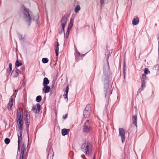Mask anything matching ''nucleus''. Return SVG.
Returning a JSON list of instances; mask_svg holds the SVG:
<instances>
[{"label": "nucleus", "mask_w": 159, "mask_h": 159, "mask_svg": "<svg viewBox=\"0 0 159 159\" xmlns=\"http://www.w3.org/2000/svg\"><path fill=\"white\" fill-rule=\"evenodd\" d=\"M30 119V115H28L27 111L25 109L24 112L22 110L18 109L17 112L16 119Z\"/></svg>", "instance_id": "nucleus-1"}, {"label": "nucleus", "mask_w": 159, "mask_h": 159, "mask_svg": "<svg viewBox=\"0 0 159 159\" xmlns=\"http://www.w3.org/2000/svg\"><path fill=\"white\" fill-rule=\"evenodd\" d=\"M104 75L102 77V80H103L104 83V89L105 93V96H106L108 92L109 88V77L107 74L106 73V71L105 70L104 68H103Z\"/></svg>", "instance_id": "nucleus-2"}, {"label": "nucleus", "mask_w": 159, "mask_h": 159, "mask_svg": "<svg viewBox=\"0 0 159 159\" xmlns=\"http://www.w3.org/2000/svg\"><path fill=\"white\" fill-rule=\"evenodd\" d=\"M90 143L88 141H85L81 145V149L86 155L89 156L91 153L92 149H90Z\"/></svg>", "instance_id": "nucleus-3"}, {"label": "nucleus", "mask_w": 159, "mask_h": 159, "mask_svg": "<svg viewBox=\"0 0 159 159\" xmlns=\"http://www.w3.org/2000/svg\"><path fill=\"white\" fill-rule=\"evenodd\" d=\"M23 13L25 21L29 22V25H30L31 24V20H32V18L30 15V11L29 9L25 7L24 8Z\"/></svg>", "instance_id": "nucleus-4"}, {"label": "nucleus", "mask_w": 159, "mask_h": 159, "mask_svg": "<svg viewBox=\"0 0 159 159\" xmlns=\"http://www.w3.org/2000/svg\"><path fill=\"white\" fill-rule=\"evenodd\" d=\"M91 105L88 104L83 111L84 116L85 118H88L91 116Z\"/></svg>", "instance_id": "nucleus-5"}, {"label": "nucleus", "mask_w": 159, "mask_h": 159, "mask_svg": "<svg viewBox=\"0 0 159 159\" xmlns=\"http://www.w3.org/2000/svg\"><path fill=\"white\" fill-rule=\"evenodd\" d=\"M119 134L120 136L122 143L125 141V130L123 128H119Z\"/></svg>", "instance_id": "nucleus-6"}, {"label": "nucleus", "mask_w": 159, "mask_h": 159, "mask_svg": "<svg viewBox=\"0 0 159 159\" xmlns=\"http://www.w3.org/2000/svg\"><path fill=\"white\" fill-rule=\"evenodd\" d=\"M91 122L89 121V120H87L84 123L83 130L85 132H88L89 130L90 126V123Z\"/></svg>", "instance_id": "nucleus-7"}, {"label": "nucleus", "mask_w": 159, "mask_h": 159, "mask_svg": "<svg viewBox=\"0 0 159 159\" xmlns=\"http://www.w3.org/2000/svg\"><path fill=\"white\" fill-rule=\"evenodd\" d=\"M17 122L19 124V132H23V120H17Z\"/></svg>", "instance_id": "nucleus-8"}, {"label": "nucleus", "mask_w": 159, "mask_h": 159, "mask_svg": "<svg viewBox=\"0 0 159 159\" xmlns=\"http://www.w3.org/2000/svg\"><path fill=\"white\" fill-rule=\"evenodd\" d=\"M33 110L34 112L36 113H39L40 110V105L37 103L36 105L33 106Z\"/></svg>", "instance_id": "nucleus-9"}, {"label": "nucleus", "mask_w": 159, "mask_h": 159, "mask_svg": "<svg viewBox=\"0 0 159 159\" xmlns=\"http://www.w3.org/2000/svg\"><path fill=\"white\" fill-rule=\"evenodd\" d=\"M26 145L24 143H23L22 144L20 156H26V149L25 148Z\"/></svg>", "instance_id": "nucleus-10"}, {"label": "nucleus", "mask_w": 159, "mask_h": 159, "mask_svg": "<svg viewBox=\"0 0 159 159\" xmlns=\"http://www.w3.org/2000/svg\"><path fill=\"white\" fill-rule=\"evenodd\" d=\"M137 120H133V125H132L130 128V129L131 130H134V131H136L137 130Z\"/></svg>", "instance_id": "nucleus-11"}, {"label": "nucleus", "mask_w": 159, "mask_h": 159, "mask_svg": "<svg viewBox=\"0 0 159 159\" xmlns=\"http://www.w3.org/2000/svg\"><path fill=\"white\" fill-rule=\"evenodd\" d=\"M67 18L65 16H64L62 17L61 20L60 21L61 22H62L61 24V27H65L67 23Z\"/></svg>", "instance_id": "nucleus-12"}, {"label": "nucleus", "mask_w": 159, "mask_h": 159, "mask_svg": "<svg viewBox=\"0 0 159 159\" xmlns=\"http://www.w3.org/2000/svg\"><path fill=\"white\" fill-rule=\"evenodd\" d=\"M59 45L58 44V42H55V44L54 45V49L55 50V51L56 52V56L57 57H58V53H59V48L58 46Z\"/></svg>", "instance_id": "nucleus-13"}, {"label": "nucleus", "mask_w": 159, "mask_h": 159, "mask_svg": "<svg viewBox=\"0 0 159 159\" xmlns=\"http://www.w3.org/2000/svg\"><path fill=\"white\" fill-rule=\"evenodd\" d=\"M43 86H44L42 89L43 92L45 93H49L50 89V87L47 85Z\"/></svg>", "instance_id": "nucleus-14"}, {"label": "nucleus", "mask_w": 159, "mask_h": 159, "mask_svg": "<svg viewBox=\"0 0 159 159\" xmlns=\"http://www.w3.org/2000/svg\"><path fill=\"white\" fill-rule=\"evenodd\" d=\"M139 22V19L138 17L133 19L132 21V24L134 25H137Z\"/></svg>", "instance_id": "nucleus-15"}, {"label": "nucleus", "mask_w": 159, "mask_h": 159, "mask_svg": "<svg viewBox=\"0 0 159 159\" xmlns=\"http://www.w3.org/2000/svg\"><path fill=\"white\" fill-rule=\"evenodd\" d=\"M70 129H63L61 130V134L63 136H65L69 132Z\"/></svg>", "instance_id": "nucleus-16"}, {"label": "nucleus", "mask_w": 159, "mask_h": 159, "mask_svg": "<svg viewBox=\"0 0 159 159\" xmlns=\"http://www.w3.org/2000/svg\"><path fill=\"white\" fill-rule=\"evenodd\" d=\"M17 35L18 36V37L20 41L21 42H24V40L25 39V35L23 36L21 34H20V33H19L18 32L17 33Z\"/></svg>", "instance_id": "nucleus-17"}, {"label": "nucleus", "mask_w": 159, "mask_h": 159, "mask_svg": "<svg viewBox=\"0 0 159 159\" xmlns=\"http://www.w3.org/2000/svg\"><path fill=\"white\" fill-rule=\"evenodd\" d=\"M69 87L67 86L66 88V91H65V94L63 96L66 99L67 101L68 100V98L67 97V95L69 90Z\"/></svg>", "instance_id": "nucleus-18"}, {"label": "nucleus", "mask_w": 159, "mask_h": 159, "mask_svg": "<svg viewBox=\"0 0 159 159\" xmlns=\"http://www.w3.org/2000/svg\"><path fill=\"white\" fill-rule=\"evenodd\" d=\"M49 83V81L47 77H45L43 80V85H46Z\"/></svg>", "instance_id": "nucleus-19"}, {"label": "nucleus", "mask_w": 159, "mask_h": 159, "mask_svg": "<svg viewBox=\"0 0 159 159\" xmlns=\"http://www.w3.org/2000/svg\"><path fill=\"white\" fill-rule=\"evenodd\" d=\"M22 132H19L20 134H18L17 136H18V144H20V141H21L22 139L23 138L22 137Z\"/></svg>", "instance_id": "nucleus-20"}, {"label": "nucleus", "mask_w": 159, "mask_h": 159, "mask_svg": "<svg viewBox=\"0 0 159 159\" xmlns=\"http://www.w3.org/2000/svg\"><path fill=\"white\" fill-rule=\"evenodd\" d=\"M126 66H125V61L124 60V61L123 63V75L124 77H125V74H126Z\"/></svg>", "instance_id": "nucleus-21"}, {"label": "nucleus", "mask_w": 159, "mask_h": 159, "mask_svg": "<svg viewBox=\"0 0 159 159\" xmlns=\"http://www.w3.org/2000/svg\"><path fill=\"white\" fill-rule=\"evenodd\" d=\"M11 75L14 77H17L18 76V73L16 70H13Z\"/></svg>", "instance_id": "nucleus-22"}, {"label": "nucleus", "mask_w": 159, "mask_h": 159, "mask_svg": "<svg viewBox=\"0 0 159 159\" xmlns=\"http://www.w3.org/2000/svg\"><path fill=\"white\" fill-rule=\"evenodd\" d=\"M73 19H71L70 20V23L68 25V28H69L71 29V28L72 27L73 25Z\"/></svg>", "instance_id": "nucleus-23"}, {"label": "nucleus", "mask_w": 159, "mask_h": 159, "mask_svg": "<svg viewBox=\"0 0 159 159\" xmlns=\"http://www.w3.org/2000/svg\"><path fill=\"white\" fill-rule=\"evenodd\" d=\"M137 111L136 109V108L135 109L134 113L133 112V119L135 120L137 119V117L136 115V113H137Z\"/></svg>", "instance_id": "nucleus-24"}, {"label": "nucleus", "mask_w": 159, "mask_h": 159, "mask_svg": "<svg viewBox=\"0 0 159 159\" xmlns=\"http://www.w3.org/2000/svg\"><path fill=\"white\" fill-rule=\"evenodd\" d=\"M12 105H13V103L9 102L8 103V104L7 107H8V110L9 111H11V110Z\"/></svg>", "instance_id": "nucleus-25"}, {"label": "nucleus", "mask_w": 159, "mask_h": 159, "mask_svg": "<svg viewBox=\"0 0 159 159\" xmlns=\"http://www.w3.org/2000/svg\"><path fill=\"white\" fill-rule=\"evenodd\" d=\"M80 10V7L79 5H77L76 7L75 11L76 13H77Z\"/></svg>", "instance_id": "nucleus-26"}, {"label": "nucleus", "mask_w": 159, "mask_h": 159, "mask_svg": "<svg viewBox=\"0 0 159 159\" xmlns=\"http://www.w3.org/2000/svg\"><path fill=\"white\" fill-rule=\"evenodd\" d=\"M65 27H61L62 29L60 31H59V33L60 34H61L62 33H63L64 35L65 36Z\"/></svg>", "instance_id": "nucleus-27"}, {"label": "nucleus", "mask_w": 159, "mask_h": 159, "mask_svg": "<svg viewBox=\"0 0 159 159\" xmlns=\"http://www.w3.org/2000/svg\"><path fill=\"white\" fill-rule=\"evenodd\" d=\"M70 29L69 28H68L67 31L66 32V38L67 39L68 38L69 33L70 31Z\"/></svg>", "instance_id": "nucleus-28"}, {"label": "nucleus", "mask_w": 159, "mask_h": 159, "mask_svg": "<svg viewBox=\"0 0 159 159\" xmlns=\"http://www.w3.org/2000/svg\"><path fill=\"white\" fill-rule=\"evenodd\" d=\"M145 81H143V80H141V88H142V90L145 87Z\"/></svg>", "instance_id": "nucleus-29"}, {"label": "nucleus", "mask_w": 159, "mask_h": 159, "mask_svg": "<svg viewBox=\"0 0 159 159\" xmlns=\"http://www.w3.org/2000/svg\"><path fill=\"white\" fill-rule=\"evenodd\" d=\"M22 63L20 62L18 60H17L15 62V65L16 66L19 67V66H21Z\"/></svg>", "instance_id": "nucleus-30"}, {"label": "nucleus", "mask_w": 159, "mask_h": 159, "mask_svg": "<svg viewBox=\"0 0 159 159\" xmlns=\"http://www.w3.org/2000/svg\"><path fill=\"white\" fill-rule=\"evenodd\" d=\"M42 99V97L41 96H38L36 97V101L37 102H40Z\"/></svg>", "instance_id": "nucleus-31"}, {"label": "nucleus", "mask_w": 159, "mask_h": 159, "mask_svg": "<svg viewBox=\"0 0 159 159\" xmlns=\"http://www.w3.org/2000/svg\"><path fill=\"white\" fill-rule=\"evenodd\" d=\"M48 61V60L47 58H43L42 59V62L44 63H47Z\"/></svg>", "instance_id": "nucleus-32"}, {"label": "nucleus", "mask_w": 159, "mask_h": 159, "mask_svg": "<svg viewBox=\"0 0 159 159\" xmlns=\"http://www.w3.org/2000/svg\"><path fill=\"white\" fill-rule=\"evenodd\" d=\"M4 142L6 144H8L10 143V140L9 138H6L4 140Z\"/></svg>", "instance_id": "nucleus-33"}, {"label": "nucleus", "mask_w": 159, "mask_h": 159, "mask_svg": "<svg viewBox=\"0 0 159 159\" xmlns=\"http://www.w3.org/2000/svg\"><path fill=\"white\" fill-rule=\"evenodd\" d=\"M25 125L26 127L29 128V125H30V120H26L25 121Z\"/></svg>", "instance_id": "nucleus-34"}, {"label": "nucleus", "mask_w": 159, "mask_h": 159, "mask_svg": "<svg viewBox=\"0 0 159 159\" xmlns=\"http://www.w3.org/2000/svg\"><path fill=\"white\" fill-rule=\"evenodd\" d=\"M146 78V76L145 74H143L142 76L141 80H143L145 81Z\"/></svg>", "instance_id": "nucleus-35"}, {"label": "nucleus", "mask_w": 159, "mask_h": 159, "mask_svg": "<svg viewBox=\"0 0 159 159\" xmlns=\"http://www.w3.org/2000/svg\"><path fill=\"white\" fill-rule=\"evenodd\" d=\"M144 73L145 74H147L148 73H150V71L148 70V68H146L144 70Z\"/></svg>", "instance_id": "nucleus-36"}, {"label": "nucleus", "mask_w": 159, "mask_h": 159, "mask_svg": "<svg viewBox=\"0 0 159 159\" xmlns=\"http://www.w3.org/2000/svg\"><path fill=\"white\" fill-rule=\"evenodd\" d=\"M39 14H37L36 15V17L34 18H32V19L33 20H35L36 21H37L38 20L39 18Z\"/></svg>", "instance_id": "nucleus-37"}, {"label": "nucleus", "mask_w": 159, "mask_h": 159, "mask_svg": "<svg viewBox=\"0 0 159 159\" xmlns=\"http://www.w3.org/2000/svg\"><path fill=\"white\" fill-rule=\"evenodd\" d=\"M25 70V67L24 66H22L21 67L20 69V70L19 69H17V70L20 71V73L22 72Z\"/></svg>", "instance_id": "nucleus-38"}, {"label": "nucleus", "mask_w": 159, "mask_h": 159, "mask_svg": "<svg viewBox=\"0 0 159 159\" xmlns=\"http://www.w3.org/2000/svg\"><path fill=\"white\" fill-rule=\"evenodd\" d=\"M29 128L26 127V131H27V133L28 135V142L29 141Z\"/></svg>", "instance_id": "nucleus-39"}, {"label": "nucleus", "mask_w": 159, "mask_h": 159, "mask_svg": "<svg viewBox=\"0 0 159 159\" xmlns=\"http://www.w3.org/2000/svg\"><path fill=\"white\" fill-rule=\"evenodd\" d=\"M14 97V96H12L11 97V98H10V99L9 100V102H11L12 103H13V98Z\"/></svg>", "instance_id": "nucleus-40"}, {"label": "nucleus", "mask_w": 159, "mask_h": 159, "mask_svg": "<svg viewBox=\"0 0 159 159\" xmlns=\"http://www.w3.org/2000/svg\"><path fill=\"white\" fill-rule=\"evenodd\" d=\"M11 70H9V69H8L7 70V75H10V74L11 73Z\"/></svg>", "instance_id": "nucleus-41"}, {"label": "nucleus", "mask_w": 159, "mask_h": 159, "mask_svg": "<svg viewBox=\"0 0 159 159\" xmlns=\"http://www.w3.org/2000/svg\"><path fill=\"white\" fill-rule=\"evenodd\" d=\"M67 116H68V114H67V113H66V114L65 115V116H64V115L63 116L62 118L63 119H66V118H67Z\"/></svg>", "instance_id": "nucleus-42"}, {"label": "nucleus", "mask_w": 159, "mask_h": 159, "mask_svg": "<svg viewBox=\"0 0 159 159\" xmlns=\"http://www.w3.org/2000/svg\"><path fill=\"white\" fill-rule=\"evenodd\" d=\"M12 64L11 63H10L9 64V68H8V69H9V70H12Z\"/></svg>", "instance_id": "nucleus-43"}, {"label": "nucleus", "mask_w": 159, "mask_h": 159, "mask_svg": "<svg viewBox=\"0 0 159 159\" xmlns=\"http://www.w3.org/2000/svg\"><path fill=\"white\" fill-rule=\"evenodd\" d=\"M18 151L19 152H20V144H18Z\"/></svg>", "instance_id": "nucleus-44"}, {"label": "nucleus", "mask_w": 159, "mask_h": 159, "mask_svg": "<svg viewBox=\"0 0 159 159\" xmlns=\"http://www.w3.org/2000/svg\"><path fill=\"white\" fill-rule=\"evenodd\" d=\"M158 37V52H159V34L157 35Z\"/></svg>", "instance_id": "nucleus-45"}, {"label": "nucleus", "mask_w": 159, "mask_h": 159, "mask_svg": "<svg viewBox=\"0 0 159 159\" xmlns=\"http://www.w3.org/2000/svg\"><path fill=\"white\" fill-rule=\"evenodd\" d=\"M26 156H20V159H25Z\"/></svg>", "instance_id": "nucleus-46"}, {"label": "nucleus", "mask_w": 159, "mask_h": 159, "mask_svg": "<svg viewBox=\"0 0 159 159\" xmlns=\"http://www.w3.org/2000/svg\"><path fill=\"white\" fill-rule=\"evenodd\" d=\"M104 0H100V4L101 5H102L104 3Z\"/></svg>", "instance_id": "nucleus-47"}, {"label": "nucleus", "mask_w": 159, "mask_h": 159, "mask_svg": "<svg viewBox=\"0 0 159 159\" xmlns=\"http://www.w3.org/2000/svg\"><path fill=\"white\" fill-rule=\"evenodd\" d=\"M109 64H108V67H107V72L109 71Z\"/></svg>", "instance_id": "nucleus-48"}, {"label": "nucleus", "mask_w": 159, "mask_h": 159, "mask_svg": "<svg viewBox=\"0 0 159 159\" xmlns=\"http://www.w3.org/2000/svg\"><path fill=\"white\" fill-rule=\"evenodd\" d=\"M95 157H96V155H95V154L93 155V159H95Z\"/></svg>", "instance_id": "nucleus-49"}, {"label": "nucleus", "mask_w": 159, "mask_h": 159, "mask_svg": "<svg viewBox=\"0 0 159 159\" xmlns=\"http://www.w3.org/2000/svg\"><path fill=\"white\" fill-rule=\"evenodd\" d=\"M85 156V155H81V157L83 158V159H84V157Z\"/></svg>", "instance_id": "nucleus-50"}, {"label": "nucleus", "mask_w": 159, "mask_h": 159, "mask_svg": "<svg viewBox=\"0 0 159 159\" xmlns=\"http://www.w3.org/2000/svg\"><path fill=\"white\" fill-rule=\"evenodd\" d=\"M85 54H82L81 55V56H82L83 57H84V56L85 55Z\"/></svg>", "instance_id": "nucleus-51"}, {"label": "nucleus", "mask_w": 159, "mask_h": 159, "mask_svg": "<svg viewBox=\"0 0 159 159\" xmlns=\"http://www.w3.org/2000/svg\"><path fill=\"white\" fill-rule=\"evenodd\" d=\"M78 54L79 55V56H81V54H80V53L79 52H78Z\"/></svg>", "instance_id": "nucleus-52"}, {"label": "nucleus", "mask_w": 159, "mask_h": 159, "mask_svg": "<svg viewBox=\"0 0 159 159\" xmlns=\"http://www.w3.org/2000/svg\"><path fill=\"white\" fill-rule=\"evenodd\" d=\"M158 55H159V52H158ZM158 59H159V57L158 58Z\"/></svg>", "instance_id": "nucleus-53"}, {"label": "nucleus", "mask_w": 159, "mask_h": 159, "mask_svg": "<svg viewBox=\"0 0 159 159\" xmlns=\"http://www.w3.org/2000/svg\"><path fill=\"white\" fill-rule=\"evenodd\" d=\"M111 94L112 93V92H111Z\"/></svg>", "instance_id": "nucleus-54"}]
</instances>
